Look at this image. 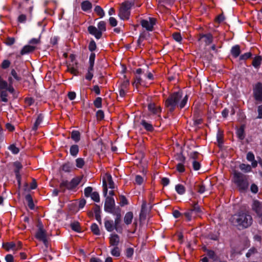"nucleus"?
<instances>
[{"mask_svg":"<svg viewBox=\"0 0 262 262\" xmlns=\"http://www.w3.org/2000/svg\"><path fill=\"white\" fill-rule=\"evenodd\" d=\"M95 106L97 108H100L102 106V99L100 97H97L94 102Z\"/></svg>","mask_w":262,"mask_h":262,"instance_id":"c03bdc74","label":"nucleus"},{"mask_svg":"<svg viewBox=\"0 0 262 262\" xmlns=\"http://www.w3.org/2000/svg\"><path fill=\"white\" fill-rule=\"evenodd\" d=\"M96 116L98 119H102L104 118V113L102 110H98L96 113Z\"/></svg>","mask_w":262,"mask_h":262,"instance_id":"338daca9","label":"nucleus"},{"mask_svg":"<svg viewBox=\"0 0 262 262\" xmlns=\"http://www.w3.org/2000/svg\"><path fill=\"white\" fill-rule=\"evenodd\" d=\"M173 38L177 42H180L182 40V37L180 33L176 32L172 34Z\"/></svg>","mask_w":262,"mask_h":262,"instance_id":"603ef678","label":"nucleus"},{"mask_svg":"<svg viewBox=\"0 0 262 262\" xmlns=\"http://www.w3.org/2000/svg\"><path fill=\"white\" fill-rule=\"evenodd\" d=\"M84 165V161L82 158H79L76 160V165L78 168H81Z\"/></svg>","mask_w":262,"mask_h":262,"instance_id":"ea45409f","label":"nucleus"},{"mask_svg":"<svg viewBox=\"0 0 262 262\" xmlns=\"http://www.w3.org/2000/svg\"><path fill=\"white\" fill-rule=\"evenodd\" d=\"M10 61L6 59L2 62L1 67L4 69H6L10 67Z\"/></svg>","mask_w":262,"mask_h":262,"instance_id":"864d4df0","label":"nucleus"},{"mask_svg":"<svg viewBox=\"0 0 262 262\" xmlns=\"http://www.w3.org/2000/svg\"><path fill=\"white\" fill-rule=\"evenodd\" d=\"M9 149L14 154H17L19 152V148L12 144L9 146Z\"/></svg>","mask_w":262,"mask_h":262,"instance_id":"de8ad7c7","label":"nucleus"},{"mask_svg":"<svg viewBox=\"0 0 262 262\" xmlns=\"http://www.w3.org/2000/svg\"><path fill=\"white\" fill-rule=\"evenodd\" d=\"M144 181V179L140 175H137L135 177V183L138 185H141Z\"/></svg>","mask_w":262,"mask_h":262,"instance_id":"37998d69","label":"nucleus"},{"mask_svg":"<svg viewBox=\"0 0 262 262\" xmlns=\"http://www.w3.org/2000/svg\"><path fill=\"white\" fill-rule=\"evenodd\" d=\"M103 187V195L105 199L104 204V210L105 211L112 213L115 212L117 209H115V202L113 198L111 196H106L107 193V182L105 180H103L102 181Z\"/></svg>","mask_w":262,"mask_h":262,"instance_id":"20e7f679","label":"nucleus"},{"mask_svg":"<svg viewBox=\"0 0 262 262\" xmlns=\"http://www.w3.org/2000/svg\"><path fill=\"white\" fill-rule=\"evenodd\" d=\"M43 116L42 114H39L37 117V119L32 127V130L36 132L38 129V126L42 122Z\"/></svg>","mask_w":262,"mask_h":262,"instance_id":"aec40b11","label":"nucleus"},{"mask_svg":"<svg viewBox=\"0 0 262 262\" xmlns=\"http://www.w3.org/2000/svg\"><path fill=\"white\" fill-rule=\"evenodd\" d=\"M175 189L177 192L180 195H182L184 194L185 192V188L182 184H179L176 185Z\"/></svg>","mask_w":262,"mask_h":262,"instance_id":"cd10ccee","label":"nucleus"},{"mask_svg":"<svg viewBox=\"0 0 262 262\" xmlns=\"http://www.w3.org/2000/svg\"><path fill=\"white\" fill-rule=\"evenodd\" d=\"M156 24V19L153 18H149V20H142L141 24L143 28L148 31H152L154 26Z\"/></svg>","mask_w":262,"mask_h":262,"instance_id":"0eeeda50","label":"nucleus"},{"mask_svg":"<svg viewBox=\"0 0 262 262\" xmlns=\"http://www.w3.org/2000/svg\"><path fill=\"white\" fill-rule=\"evenodd\" d=\"M109 23L112 27H115L117 25V21L115 18L111 17L109 18Z\"/></svg>","mask_w":262,"mask_h":262,"instance_id":"680f3d73","label":"nucleus"},{"mask_svg":"<svg viewBox=\"0 0 262 262\" xmlns=\"http://www.w3.org/2000/svg\"><path fill=\"white\" fill-rule=\"evenodd\" d=\"M26 20L27 16L24 14H20L17 18V21L19 23L24 24L26 22Z\"/></svg>","mask_w":262,"mask_h":262,"instance_id":"a18cd8bd","label":"nucleus"},{"mask_svg":"<svg viewBox=\"0 0 262 262\" xmlns=\"http://www.w3.org/2000/svg\"><path fill=\"white\" fill-rule=\"evenodd\" d=\"M252 209L256 213L257 216L259 215L262 213V203L257 200L254 201Z\"/></svg>","mask_w":262,"mask_h":262,"instance_id":"f8f14e48","label":"nucleus"},{"mask_svg":"<svg viewBox=\"0 0 262 262\" xmlns=\"http://www.w3.org/2000/svg\"><path fill=\"white\" fill-rule=\"evenodd\" d=\"M77 62H75L72 64H69L68 66V71L70 72L71 74L77 75L78 74V70L77 68Z\"/></svg>","mask_w":262,"mask_h":262,"instance_id":"6ab92c4d","label":"nucleus"},{"mask_svg":"<svg viewBox=\"0 0 262 262\" xmlns=\"http://www.w3.org/2000/svg\"><path fill=\"white\" fill-rule=\"evenodd\" d=\"M207 256L212 258V259L213 260H216V256L214 253V252L213 251H212V250H209L208 252H207Z\"/></svg>","mask_w":262,"mask_h":262,"instance_id":"13d9d810","label":"nucleus"},{"mask_svg":"<svg viewBox=\"0 0 262 262\" xmlns=\"http://www.w3.org/2000/svg\"><path fill=\"white\" fill-rule=\"evenodd\" d=\"M91 197L93 200L96 202H99L100 201L99 194L97 192H93L91 194Z\"/></svg>","mask_w":262,"mask_h":262,"instance_id":"79ce46f5","label":"nucleus"},{"mask_svg":"<svg viewBox=\"0 0 262 262\" xmlns=\"http://www.w3.org/2000/svg\"><path fill=\"white\" fill-rule=\"evenodd\" d=\"M71 226L72 229L76 231V232H80V226L78 222H74L71 224Z\"/></svg>","mask_w":262,"mask_h":262,"instance_id":"49530a36","label":"nucleus"},{"mask_svg":"<svg viewBox=\"0 0 262 262\" xmlns=\"http://www.w3.org/2000/svg\"><path fill=\"white\" fill-rule=\"evenodd\" d=\"M35 237L39 241L47 237L46 231L43 229L41 226L39 227L36 233Z\"/></svg>","mask_w":262,"mask_h":262,"instance_id":"f3484780","label":"nucleus"},{"mask_svg":"<svg viewBox=\"0 0 262 262\" xmlns=\"http://www.w3.org/2000/svg\"><path fill=\"white\" fill-rule=\"evenodd\" d=\"M111 214H113V215L116 216L114 223V225H115L116 230L117 231L120 232L119 231V224H120L121 221V213H120V210L119 208H118V209H117V210H116L113 213H112Z\"/></svg>","mask_w":262,"mask_h":262,"instance_id":"9b49d317","label":"nucleus"},{"mask_svg":"<svg viewBox=\"0 0 262 262\" xmlns=\"http://www.w3.org/2000/svg\"><path fill=\"white\" fill-rule=\"evenodd\" d=\"M177 170L180 172H183L185 171V167L184 164L179 163L177 165Z\"/></svg>","mask_w":262,"mask_h":262,"instance_id":"6e6d98bb","label":"nucleus"},{"mask_svg":"<svg viewBox=\"0 0 262 262\" xmlns=\"http://www.w3.org/2000/svg\"><path fill=\"white\" fill-rule=\"evenodd\" d=\"M249 176L235 170L233 172V181L240 191L246 190L249 186Z\"/></svg>","mask_w":262,"mask_h":262,"instance_id":"7ed1b4c3","label":"nucleus"},{"mask_svg":"<svg viewBox=\"0 0 262 262\" xmlns=\"http://www.w3.org/2000/svg\"><path fill=\"white\" fill-rule=\"evenodd\" d=\"M129 83V81L128 80H125L120 85L119 89L127 90Z\"/></svg>","mask_w":262,"mask_h":262,"instance_id":"09e8293b","label":"nucleus"},{"mask_svg":"<svg viewBox=\"0 0 262 262\" xmlns=\"http://www.w3.org/2000/svg\"><path fill=\"white\" fill-rule=\"evenodd\" d=\"M120 205L123 206L127 204V200L126 198L124 195L120 196Z\"/></svg>","mask_w":262,"mask_h":262,"instance_id":"bf43d9fd","label":"nucleus"},{"mask_svg":"<svg viewBox=\"0 0 262 262\" xmlns=\"http://www.w3.org/2000/svg\"><path fill=\"white\" fill-rule=\"evenodd\" d=\"M40 42L39 38H32L29 41V45L24 47L23 49H35L36 46Z\"/></svg>","mask_w":262,"mask_h":262,"instance_id":"4468645a","label":"nucleus"},{"mask_svg":"<svg viewBox=\"0 0 262 262\" xmlns=\"http://www.w3.org/2000/svg\"><path fill=\"white\" fill-rule=\"evenodd\" d=\"M71 181L73 184V186L74 187V188H75L79 184L80 180L78 178H76L73 179Z\"/></svg>","mask_w":262,"mask_h":262,"instance_id":"0e129e2a","label":"nucleus"},{"mask_svg":"<svg viewBox=\"0 0 262 262\" xmlns=\"http://www.w3.org/2000/svg\"><path fill=\"white\" fill-rule=\"evenodd\" d=\"M191 210V212H192L193 215L195 216L199 215V214L201 212V209L197 204H194Z\"/></svg>","mask_w":262,"mask_h":262,"instance_id":"7c9ffc66","label":"nucleus"},{"mask_svg":"<svg viewBox=\"0 0 262 262\" xmlns=\"http://www.w3.org/2000/svg\"><path fill=\"white\" fill-rule=\"evenodd\" d=\"M88 30L89 32L97 39H100L101 37L102 33L96 27L90 26L88 27Z\"/></svg>","mask_w":262,"mask_h":262,"instance_id":"9d476101","label":"nucleus"},{"mask_svg":"<svg viewBox=\"0 0 262 262\" xmlns=\"http://www.w3.org/2000/svg\"><path fill=\"white\" fill-rule=\"evenodd\" d=\"M8 83L0 77V91L7 90Z\"/></svg>","mask_w":262,"mask_h":262,"instance_id":"a19ab883","label":"nucleus"},{"mask_svg":"<svg viewBox=\"0 0 262 262\" xmlns=\"http://www.w3.org/2000/svg\"><path fill=\"white\" fill-rule=\"evenodd\" d=\"M251 56H252V54L251 52H247V53H246L240 56L239 59L241 60H245L248 58H249Z\"/></svg>","mask_w":262,"mask_h":262,"instance_id":"052dcab7","label":"nucleus"},{"mask_svg":"<svg viewBox=\"0 0 262 262\" xmlns=\"http://www.w3.org/2000/svg\"><path fill=\"white\" fill-rule=\"evenodd\" d=\"M3 246L6 249V250L9 251L10 249L15 250L16 244L13 242H10L3 244Z\"/></svg>","mask_w":262,"mask_h":262,"instance_id":"2f4dec72","label":"nucleus"},{"mask_svg":"<svg viewBox=\"0 0 262 262\" xmlns=\"http://www.w3.org/2000/svg\"><path fill=\"white\" fill-rule=\"evenodd\" d=\"M71 138L75 142H78L80 139V134L78 130H73L71 133Z\"/></svg>","mask_w":262,"mask_h":262,"instance_id":"b1692460","label":"nucleus"},{"mask_svg":"<svg viewBox=\"0 0 262 262\" xmlns=\"http://www.w3.org/2000/svg\"><path fill=\"white\" fill-rule=\"evenodd\" d=\"M237 135L241 140H243L245 137L244 129L242 128H239L237 131Z\"/></svg>","mask_w":262,"mask_h":262,"instance_id":"8fccbe9b","label":"nucleus"},{"mask_svg":"<svg viewBox=\"0 0 262 262\" xmlns=\"http://www.w3.org/2000/svg\"><path fill=\"white\" fill-rule=\"evenodd\" d=\"M141 124L144 127L147 131H152L153 130V126L152 124L146 122L144 120H142L141 122Z\"/></svg>","mask_w":262,"mask_h":262,"instance_id":"bb28decb","label":"nucleus"},{"mask_svg":"<svg viewBox=\"0 0 262 262\" xmlns=\"http://www.w3.org/2000/svg\"><path fill=\"white\" fill-rule=\"evenodd\" d=\"M253 95L256 101L262 102V83L258 82L253 86Z\"/></svg>","mask_w":262,"mask_h":262,"instance_id":"423d86ee","label":"nucleus"},{"mask_svg":"<svg viewBox=\"0 0 262 262\" xmlns=\"http://www.w3.org/2000/svg\"><path fill=\"white\" fill-rule=\"evenodd\" d=\"M104 227L106 230L108 232H112L114 229L116 230L115 225L112 220L105 219Z\"/></svg>","mask_w":262,"mask_h":262,"instance_id":"dca6fc26","label":"nucleus"},{"mask_svg":"<svg viewBox=\"0 0 262 262\" xmlns=\"http://www.w3.org/2000/svg\"><path fill=\"white\" fill-rule=\"evenodd\" d=\"M213 39V36L210 33L202 34L200 35L199 40L202 43H204L205 45H210Z\"/></svg>","mask_w":262,"mask_h":262,"instance_id":"6e6552de","label":"nucleus"},{"mask_svg":"<svg viewBox=\"0 0 262 262\" xmlns=\"http://www.w3.org/2000/svg\"><path fill=\"white\" fill-rule=\"evenodd\" d=\"M26 200L28 202V205L29 207L31 209H33L34 208V205L31 195L30 194H27L26 196Z\"/></svg>","mask_w":262,"mask_h":262,"instance_id":"72a5a7b5","label":"nucleus"},{"mask_svg":"<svg viewBox=\"0 0 262 262\" xmlns=\"http://www.w3.org/2000/svg\"><path fill=\"white\" fill-rule=\"evenodd\" d=\"M133 219V213L132 212H127L124 217V222L125 224L128 225L132 222Z\"/></svg>","mask_w":262,"mask_h":262,"instance_id":"412c9836","label":"nucleus"},{"mask_svg":"<svg viewBox=\"0 0 262 262\" xmlns=\"http://www.w3.org/2000/svg\"><path fill=\"white\" fill-rule=\"evenodd\" d=\"M134 5V2L126 1L122 4L120 7L119 16L122 19H127L130 15V9Z\"/></svg>","mask_w":262,"mask_h":262,"instance_id":"39448f33","label":"nucleus"},{"mask_svg":"<svg viewBox=\"0 0 262 262\" xmlns=\"http://www.w3.org/2000/svg\"><path fill=\"white\" fill-rule=\"evenodd\" d=\"M15 42V39L13 37H8L5 41L6 45L11 46L13 45Z\"/></svg>","mask_w":262,"mask_h":262,"instance_id":"e2e57ef3","label":"nucleus"},{"mask_svg":"<svg viewBox=\"0 0 262 262\" xmlns=\"http://www.w3.org/2000/svg\"><path fill=\"white\" fill-rule=\"evenodd\" d=\"M7 90L0 91V98L2 101L4 102H7L8 101L7 99Z\"/></svg>","mask_w":262,"mask_h":262,"instance_id":"c85d7f7f","label":"nucleus"},{"mask_svg":"<svg viewBox=\"0 0 262 262\" xmlns=\"http://www.w3.org/2000/svg\"><path fill=\"white\" fill-rule=\"evenodd\" d=\"M193 168L194 170H198L200 169L201 165L200 163L195 160H193L192 162Z\"/></svg>","mask_w":262,"mask_h":262,"instance_id":"4d7b16f0","label":"nucleus"},{"mask_svg":"<svg viewBox=\"0 0 262 262\" xmlns=\"http://www.w3.org/2000/svg\"><path fill=\"white\" fill-rule=\"evenodd\" d=\"M81 8L82 11L88 12L92 8V4L89 1H84L81 4Z\"/></svg>","mask_w":262,"mask_h":262,"instance_id":"a211bd4d","label":"nucleus"},{"mask_svg":"<svg viewBox=\"0 0 262 262\" xmlns=\"http://www.w3.org/2000/svg\"><path fill=\"white\" fill-rule=\"evenodd\" d=\"M120 238L118 235L116 234H111L110 237V244L114 247H118L119 244Z\"/></svg>","mask_w":262,"mask_h":262,"instance_id":"2eb2a0df","label":"nucleus"},{"mask_svg":"<svg viewBox=\"0 0 262 262\" xmlns=\"http://www.w3.org/2000/svg\"><path fill=\"white\" fill-rule=\"evenodd\" d=\"M258 116L257 118L262 119V105H260L257 107Z\"/></svg>","mask_w":262,"mask_h":262,"instance_id":"774afa93","label":"nucleus"},{"mask_svg":"<svg viewBox=\"0 0 262 262\" xmlns=\"http://www.w3.org/2000/svg\"><path fill=\"white\" fill-rule=\"evenodd\" d=\"M247 159L249 161H251L252 162V166L253 167H255L257 165V163L256 161L254 160V154L251 152H249L247 155Z\"/></svg>","mask_w":262,"mask_h":262,"instance_id":"4be33fe9","label":"nucleus"},{"mask_svg":"<svg viewBox=\"0 0 262 262\" xmlns=\"http://www.w3.org/2000/svg\"><path fill=\"white\" fill-rule=\"evenodd\" d=\"M187 100V95H186L183 97L182 92H174L165 100V106L169 112L172 113L176 106L180 109L183 108L186 104Z\"/></svg>","mask_w":262,"mask_h":262,"instance_id":"f257e3e1","label":"nucleus"},{"mask_svg":"<svg viewBox=\"0 0 262 262\" xmlns=\"http://www.w3.org/2000/svg\"><path fill=\"white\" fill-rule=\"evenodd\" d=\"M231 223L239 229L250 227L253 222L252 216L247 211H239L232 215L229 220Z\"/></svg>","mask_w":262,"mask_h":262,"instance_id":"f03ea898","label":"nucleus"},{"mask_svg":"<svg viewBox=\"0 0 262 262\" xmlns=\"http://www.w3.org/2000/svg\"><path fill=\"white\" fill-rule=\"evenodd\" d=\"M250 190L252 192L256 193L258 190L257 186L255 184H252L250 187Z\"/></svg>","mask_w":262,"mask_h":262,"instance_id":"69168bd1","label":"nucleus"},{"mask_svg":"<svg viewBox=\"0 0 262 262\" xmlns=\"http://www.w3.org/2000/svg\"><path fill=\"white\" fill-rule=\"evenodd\" d=\"M74 188L71 182L68 181H62L60 184V190L61 192H64L66 189L71 190Z\"/></svg>","mask_w":262,"mask_h":262,"instance_id":"ddd939ff","label":"nucleus"},{"mask_svg":"<svg viewBox=\"0 0 262 262\" xmlns=\"http://www.w3.org/2000/svg\"><path fill=\"white\" fill-rule=\"evenodd\" d=\"M79 152V147L77 145H73L71 146L70 149V154L76 157Z\"/></svg>","mask_w":262,"mask_h":262,"instance_id":"a878e982","label":"nucleus"},{"mask_svg":"<svg viewBox=\"0 0 262 262\" xmlns=\"http://www.w3.org/2000/svg\"><path fill=\"white\" fill-rule=\"evenodd\" d=\"M262 60V58L260 56H256L253 60L252 66L255 68H258L260 66Z\"/></svg>","mask_w":262,"mask_h":262,"instance_id":"393cba45","label":"nucleus"},{"mask_svg":"<svg viewBox=\"0 0 262 262\" xmlns=\"http://www.w3.org/2000/svg\"><path fill=\"white\" fill-rule=\"evenodd\" d=\"M239 168L246 172H249L251 170V167L249 164H242L239 165Z\"/></svg>","mask_w":262,"mask_h":262,"instance_id":"e433bc0d","label":"nucleus"},{"mask_svg":"<svg viewBox=\"0 0 262 262\" xmlns=\"http://www.w3.org/2000/svg\"><path fill=\"white\" fill-rule=\"evenodd\" d=\"M148 110L154 114H157L161 112L160 107L157 108L154 103H150L148 106Z\"/></svg>","mask_w":262,"mask_h":262,"instance_id":"5701e85b","label":"nucleus"},{"mask_svg":"<svg viewBox=\"0 0 262 262\" xmlns=\"http://www.w3.org/2000/svg\"><path fill=\"white\" fill-rule=\"evenodd\" d=\"M91 229L93 233L95 235H99L100 234L99 228L96 223H93L91 227Z\"/></svg>","mask_w":262,"mask_h":262,"instance_id":"f704fd0d","label":"nucleus"},{"mask_svg":"<svg viewBox=\"0 0 262 262\" xmlns=\"http://www.w3.org/2000/svg\"><path fill=\"white\" fill-rule=\"evenodd\" d=\"M93 189L91 187H87L85 188L84 192V195L86 197H89L91 195Z\"/></svg>","mask_w":262,"mask_h":262,"instance_id":"3c124183","label":"nucleus"},{"mask_svg":"<svg viewBox=\"0 0 262 262\" xmlns=\"http://www.w3.org/2000/svg\"><path fill=\"white\" fill-rule=\"evenodd\" d=\"M13 165L15 167L14 169V172L16 175V178L18 182V186H20V180H21V177L19 174V170L22 168V165L19 162H15L14 163Z\"/></svg>","mask_w":262,"mask_h":262,"instance_id":"1a4fd4ad","label":"nucleus"},{"mask_svg":"<svg viewBox=\"0 0 262 262\" xmlns=\"http://www.w3.org/2000/svg\"><path fill=\"white\" fill-rule=\"evenodd\" d=\"M98 29L102 33L106 31V23L104 21H100L97 25Z\"/></svg>","mask_w":262,"mask_h":262,"instance_id":"4c0bfd02","label":"nucleus"},{"mask_svg":"<svg viewBox=\"0 0 262 262\" xmlns=\"http://www.w3.org/2000/svg\"><path fill=\"white\" fill-rule=\"evenodd\" d=\"M134 254V249L132 248H128L125 251V255L127 257H131Z\"/></svg>","mask_w":262,"mask_h":262,"instance_id":"5fc2aeb1","label":"nucleus"},{"mask_svg":"<svg viewBox=\"0 0 262 262\" xmlns=\"http://www.w3.org/2000/svg\"><path fill=\"white\" fill-rule=\"evenodd\" d=\"M146 203L145 202H143L141 207V210L140 214V219L143 220L145 218L146 215Z\"/></svg>","mask_w":262,"mask_h":262,"instance_id":"c756f323","label":"nucleus"},{"mask_svg":"<svg viewBox=\"0 0 262 262\" xmlns=\"http://www.w3.org/2000/svg\"><path fill=\"white\" fill-rule=\"evenodd\" d=\"M94 11L100 17H103L104 16L105 13L102 8L99 6H96L94 9Z\"/></svg>","mask_w":262,"mask_h":262,"instance_id":"473e14b6","label":"nucleus"},{"mask_svg":"<svg viewBox=\"0 0 262 262\" xmlns=\"http://www.w3.org/2000/svg\"><path fill=\"white\" fill-rule=\"evenodd\" d=\"M107 181L108 185V187L111 189L115 188V184L113 181L112 176L110 174L106 175Z\"/></svg>","mask_w":262,"mask_h":262,"instance_id":"c9c22d12","label":"nucleus"},{"mask_svg":"<svg viewBox=\"0 0 262 262\" xmlns=\"http://www.w3.org/2000/svg\"><path fill=\"white\" fill-rule=\"evenodd\" d=\"M111 254L113 256L118 257L120 255V251L118 247H114L111 250Z\"/></svg>","mask_w":262,"mask_h":262,"instance_id":"58836bf2","label":"nucleus"}]
</instances>
